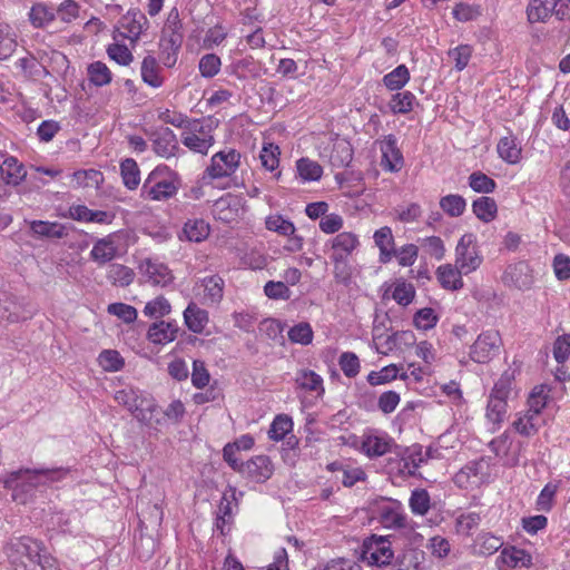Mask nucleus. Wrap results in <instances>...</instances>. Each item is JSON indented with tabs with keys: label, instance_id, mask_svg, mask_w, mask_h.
Returning <instances> with one entry per match:
<instances>
[{
	"label": "nucleus",
	"instance_id": "obj_45",
	"mask_svg": "<svg viewBox=\"0 0 570 570\" xmlns=\"http://www.w3.org/2000/svg\"><path fill=\"white\" fill-rule=\"evenodd\" d=\"M393 441L386 436H370L364 442V448L370 456H382L391 452Z\"/></svg>",
	"mask_w": 570,
	"mask_h": 570
},
{
	"label": "nucleus",
	"instance_id": "obj_57",
	"mask_svg": "<svg viewBox=\"0 0 570 570\" xmlns=\"http://www.w3.org/2000/svg\"><path fill=\"white\" fill-rule=\"evenodd\" d=\"M338 365L346 377H355L360 373V360L353 352H344L338 358Z\"/></svg>",
	"mask_w": 570,
	"mask_h": 570
},
{
	"label": "nucleus",
	"instance_id": "obj_48",
	"mask_svg": "<svg viewBox=\"0 0 570 570\" xmlns=\"http://www.w3.org/2000/svg\"><path fill=\"white\" fill-rule=\"evenodd\" d=\"M313 330L309 323L301 322L288 331V338L292 343L308 345L313 341Z\"/></svg>",
	"mask_w": 570,
	"mask_h": 570
},
{
	"label": "nucleus",
	"instance_id": "obj_38",
	"mask_svg": "<svg viewBox=\"0 0 570 570\" xmlns=\"http://www.w3.org/2000/svg\"><path fill=\"white\" fill-rule=\"evenodd\" d=\"M415 101V96L411 91L406 90L394 94L389 102V107L395 115H405L413 110Z\"/></svg>",
	"mask_w": 570,
	"mask_h": 570
},
{
	"label": "nucleus",
	"instance_id": "obj_55",
	"mask_svg": "<svg viewBox=\"0 0 570 570\" xmlns=\"http://www.w3.org/2000/svg\"><path fill=\"white\" fill-rule=\"evenodd\" d=\"M473 48L470 45H460L450 49L448 56L454 61V68L462 71L469 63Z\"/></svg>",
	"mask_w": 570,
	"mask_h": 570
},
{
	"label": "nucleus",
	"instance_id": "obj_19",
	"mask_svg": "<svg viewBox=\"0 0 570 570\" xmlns=\"http://www.w3.org/2000/svg\"><path fill=\"white\" fill-rule=\"evenodd\" d=\"M528 272L529 266L523 262L510 265L504 272L503 281L505 284L513 285L518 289H529L532 281Z\"/></svg>",
	"mask_w": 570,
	"mask_h": 570
},
{
	"label": "nucleus",
	"instance_id": "obj_23",
	"mask_svg": "<svg viewBox=\"0 0 570 570\" xmlns=\"http://www.w3.org/2000/svg\"><path fill=\"white\" fill-rule=\"evenodd\" d=\"M184 320L189 331L200 334L208 323V312L191 302L184 311Z\"/></svg>",
	"mask_w": 570,
	"mask_h": 570
},
{
	"label": "nucleus",
	"instance_id": "obj_37",
	"mask_svg": "<svg viewBox=\"0 0 570 570\" xmlns=\"http://www.w3.org/2000/svg\"><path fill=\"white\" fill-rule=\"evenodd\" d=\"M120 173L124 185L134 190L140 183V170L135 159L126 158L120 163Z\"/></svg>",
	"mask_w": 570,
	"mask_h": 570
},
{
	"label": "nucleus",
	"instance_id": "obj_41",
	"mask_svg": "<svg viewBox=\"0 0 570 570\" xmlns=\"http://www.w3.org/2000/svg\"><path fill=\"white\" fill-rule=\"evenodd\" d=\"M503 546V540L500 537L491 533L479 534L474 548L479 554L491 556Z\"/></svg>",
	"mask_w": 570,
	"mask_h": 570
},
{
	"label": "nucleus",
	"instance_id": "obj_58",
	"mask_svg": "<svg viewBox=\"0 0 570 570\" xmlns=\"http://www.w3.org/2000/svg\"><path fill=\"white\" fill-rule=\"evenodd\" d=\"M56 18L65 23H70L79 17L80 6L75 0H65L55 8Z\"/></svg>",
	"mask_w": 570,
	"mask_h": 570
},
{
	"label": "nucleus",
	"instance_id": "obj_47",
	"mask_svg": "<svg viewBox=\"0 0 570 570\" xmlns=\"http://www.w3.org/2000/svg\"><path fill=\"white\" fill-rule=\"evenodd\" d=\"M508 403L502 397L489 396L487 405V419L493 424H501L507 414Z\"/></svg>",
	"mask_w": 570,
	"mask_h": 570
},
{
	"label": "nucleus",
	"instance_id": "obj_21",
	"mask_svg": "<svg viewBox=\"0 0 570 570\" xmlns=\"http://www.w3.org/2000/svg\"><path fill=\"white\" fill-rule=\"evenodd\" d=\"M28 18L33 28L45 29L56 20V11L48 3L37 2L30 8Z\"/></svg>",
	"mask_w": 570,
	"mask_h": 570
},
{
	"label": "nucleus",
	"instance_id": "obj_29",
	"mask_svg": "<svg viewBox=\"0 0 570 570\" xmlns=\"http://www.w3.org/2000/svg\"><path fill=\"white\" fill-rule=\"evenodd\" d=\"M472 210L480 220L490 223L497 217L498 206L493 198L482 196L472 203Z\"/></svg>",
	"mask_w": 570,
	"mask_h": 570
},
{
	"label": "nucleus",
	"instance_id": "obj_28",
	"mask_svg": "<svg viewBox=\"0 0 570 570\" xmlns=\"http://www.w3.org/2000/svg\"><path fill=\"white\" fill-rule=\"evenodd\" d=\"M117 249L115 247L111 236L98 239L91 252V258L98 264H106L116 256Z\"/></svg>",
	"mask_w": 570,
	"mask_h": 570
},
{
	"label": "nucleus",
	"instance_id": "obj_64",
	"mask_svg": "<svg viewBox=\"0 0 570 570\" xmlns=\"http://www.w3.org/2000/svg\"><path fill=\"white\" fill-rule=\"evenodd\" d=\"M552 267L556 277L559 281H567L570 278V257L566 254L559 253L553 257Z\"/></svg>",
	"mask_w": 570,
	"mask_h": 570
},
{
	"label": "nucleus",
	"instance_id": "obj_62",
	"mask_svg": "<svg viewBox=\"0 0 570 570\" xmlns=\"http://www.w3.org/2000/svg\"><path fill=\"white\" fill-rule=\"evenodd\" d=\"M107 311L127 324L135 322L137 318V309L125 303H111L108 305Z\"/></svg>",
	"mask_w": 570,
	"mask_h": 570
},
{
	"label": "nucleus",
	"instance_id": "obj_11",
	"mask_svg": "<svg viewBox=\"0 0 570 570\" xmlns=\"http://www.w3.org/2000/svg\"><path fill=\"white\" fill-rule=\"evenodd\" d=\"M382 151L381 165L385 170L396 173L401 170L404 164L403 155L397 147V140L394 135H387L380 142Z\"/></svg>",
	"mask_w": 570,
	"mask_h": 570
},
{
	"label": "nucleus",
	"instance_id": "obj_50",
	"mask_svg": "<svg viewBox=\"0 0 570 570\" xmlns=\"http://www.w3.org/2000/svg\"><path fill=\"white\" fill-rule=\"evenodd\" d=\"M41 485H47L55 482H60L67 478L70 473V468L59 466L52 469H35Z\"/></svg>",
	"mask_w": 570,
	"mask_h": 570
},
{
	"label": "nucleus",
	"instance_id": "obj_8",
	"mask_svg": "<svg viewBox=\"0 0 570 570\" xmlns=\"http://www.w3.org/2000/svg\"><path fill=\"white\" fill-rule=\"evenodd\" d=\"M472 243L473 235L465 234L460 238L455 248V266L460 268L464 275L475 271L482 262Z\"/></svg>",
	"mask_w": 570,
	"mask_h": 570
},
{
	"label": "nucleus",
	"instance_id": "obj_51",
	"mask_svg": "<svg viewBox=\"0 0 570 570\" xmlns=\"http://www.w3.org/2000/svg\"><path fill=\"white\" fill-rule=\"evenodd\" d=\"M171 311L169 302L164 296L149 301L144 307V314L151 318H160Z\"/></svg>",
	"mask_w": 570,
	"mask_h": 570
},
{
	"label": "nucleus",
	"instance_id": "obj_22",
	"mask_svg": "<svg viewBox=\"0 0 570 570\" xmlns=\"http://www.w3.org/2000/svg\"><path fill=\"white\" fill-rule=\"evenodd\" d=\"M373 238L380 249V262L389 263L394 253V237L391 227L384 226L375 230Z\"/></svg>",
	"mask_w": 570,
	"mask_h": 570
},
{
	"label": "nucleus",
	"instance_id": "obj_3",
	"mask_svg": "<svg viewBox=\"0 0 570 570\" xmlns=\"http://www.w3.org/2000/svg\"><path fill=\"white\" fill-rule=\"evenodd\" d=\"M41 485L35 469H19L10 472L3 480V487L11 491V498L19 504H26L33 499Z\"/></svg>",
	"mask_w": 570,
	"mask_h": 570
},
{
	"label": "nucleus",
	"instance_id": "obj_42",
	"mask_svg": "<svg viewBox=\"0 0 570 570\" xmlns=\"http://www.w3.org/2000/svg\"><path fill=\"white\" fill-rule=\"evenodd\" d=\"M469 186L475 193L491 194L495 190L497 183L494 179H492L484 173L478 170V171H473L469 176Z\"/></svg>",
	"mask_w": 570,
	"mask_h": 570
},
{
	"label": "nucleus",
	"instance_id": "obj_15",
	"mask_svg": "<svg viewBox=\"0 0 570 570\" xmlns=\"http://www.w3.org/2000/svg\"><path fill=\"white\" fill-rule=\"evenodd\" d=\"M380 521L386 528L402 529L406 525V515L400 501L389 500V503L380 508Z\"/></svg>",
	"mask_w": 570,
	"mask_h": 570
},
{
	"label": "nucleus",
	"instance_id": "obj_40",
	"mask_svg": "<svg viewBox=\"0 0 570 570\" xmlns=\"http://www.w3.org/2000/svg\"><path fill=\"white\" fill-rule=\"evenodd\" d=\"M415 293V287L411 283L399 278L394 283L392 297L399 305L407 306L413 302Z\"/></svg>",
	"mask_w": 570,
	"mask_h": 570
},
{
	"label": "nucleus",
	"instance_id": "obj_59",
	"mask_svg": "<svg viewBox=\"0 0 570 570\" xmlns=\"http://www.w3.org/2000/svg\"><path fill=\"white\" fill-rule=\"evenodd\" d=\"M279 155H281V151H279L278 146H276L274 144H268V145L264 146L259 154L262 166L265 169L273 171L274 169H276L278 167Z\"/></svg>",
	"mask_w": 570,
	"mask_h": 570
},
{
	"label": "nucleus",
	"instance_id": "obj_31",
	"mask_svg": "<svg viewBox=\"0 0 570 570\" xmlns=\"http://www.w3.org/2000/svg\"><path fill=\"white\" fill-rule=\"evenodd\" d=\"M87 75L89 81L96 87H104L111 82L112 73L102 61H95L88 65Z\"/></svg>",
	"mask_w": 570,
	"mask_h": 570
},
{
	"label": "nucleus",
	"instance_id": "obj_16",
	"mask_svg": "<svg viewBox=\"0 0 570 570\" xmlns=\"http://www.w3.org/2000/svg\"><path fill=\"white\" fill-rule=\"evenodd\" d=\"M0 173L4 184L10 186L20 185L27 177L23 164L13 156H9L2 161Z\"/></svg>",
	"mask_w": 570,
	"mask_h": 570
},
{
	"label": "nucleus",
	"instance_id": "obj_13",
	"mask_svg": "<svg viewBox=\"0 0 570 570\" xmlns=\"http://www.w3.org/2000/svg\"><path fill=\"white\" fill-rule=\"evenodd\" d=\"M139 269L146 277L147 282L154 286L165 287L174 279L170 269L165 264L155 262L150 258L144 259L139 265Z\"/></svg>",
	"mask_w": 570,
	"mask_h": 570
},
{
	"label": "nucleus",
	"instance_id": "obj_18",
	"mask_svg": "<svg viewBox=\"0 0 570 570\" xmlns=\"http://www.w3.org/2000/svg\"><path fill=\"white\" fill-rule=\"evenodd\" d=\"M163 68L159 66L157 59L147 55L141 62L140 73L142 81L151 88H160L164 85L165 78L161 75Z\"/></svg>",
	"mask_w": 570,
	"mask_h": 570
},
{
	"label": "nucleus",
	"instance_id": "obj_20",
	"mask_svg": "<svg viewBox=\"0 0 570 570\" xmlns=\"http://www.w3.org/2000/svg\"><path fill=\"white\" fill-rule=\"evenodd\" d=\"M462 274L464 273L460 268L453 267L451 264L441 265L436 269L440 285L448 291H459L463 287Z\"/></svg>",
	"mask_w": 570,
	"mask_h": 570
},
{
	"label": "nucleus",
	"instance_id": "obj_39",
	"mask_svg": "<svg viewBox=\"0 0 570 570\" xmlns=\"http://www.w3.org/2000/svg\"><path fill=\"white\" fill-rule=\"evenodd\" d=\"M440 207L450 217H459L466 208V200L461 195L450 194L441 197Z\"/></svg>",
	"mask_w": 570,
	"mask_h": 570
},
{
	"label": "nucleus",
	"instance_id": "obj_12",
	"mask_svg": "<svg viewBox=\"0 0 570 570\" xmlns=\"http://www.w3.org/2000/svg\"><path fill=\"white\" fill-rule=\"evenodd\" d=\"M333 254L331 259L335 264L345 263L347 257L358 247L360 240L357 235L351 232L337 234L332 240Z\"/></svg>",
	"mask_w": 570,
	"mask_h": 570
},
{
	"label": "nucleus",
	"instance_id": "obj_6",
	"mask_svg": "<svg viewBox=\"0 0 570 570\" xmlns=\"http://www.w3.org/2000/svg\"><path fill=\"white\" fill-rule=\"evenodd\" d=\"M500 345L501 337L498 332H483L471 345L470 357L475 363H488L499 354Z\"/></svg>",
	"mask_w": 570,
	"mask_h": 570
},
{
	"label": "nucleus",
	"instance_id": "obj_53",
	"mask_svg": "<svg viewBox=\"0 0 570 570\" xmlns=\"http://www.w3.org/2000/svg\"><path fill=\"white\" fill-rule=\"evenodd\" d=\"M220 66L222 60L215 53L204 55L198 63L199 72L204 78L215 77L219 72Z\"/></svg>",
	"mask_w": 570,
	"mask_h": 570
},
{
	"label": "nucleus",
	"instance_id": "obj_25",
	"mask_svg": "<svg viewBox=\"0 0 570 570\" xmlns=\"http://www.w3.org/2000/svg\"><path fill=\"white\" fill-rule=\"evenodd\" d=\"M146 16L139 10H129L121 18V27L128 31L126 36L130 40H137L147 24Z\"/></svg>",
	"mask_w": 570,
	"mask_h": 570
},
{
	"label": "nucleus",
	"instance_id": "obj_30",
	"mask_svg": "<svg viewBox=\"0 0 570 570\" xmlns=\"http://www.w3.org/2000/svg\"><path fill=\"white\" fill-rule=\"evenodd\" d=\"M402 460L404 462V469L413 476L416 474V470L423 463L428 462L424 458L423 446L417 443L405 449Z\"/></svg>",
	"mask_w": 570,
	"mask_h": 570
},
{
	"label": "nucleus",
	"instance_id": "obj_27",
	"mask_svg": "<svg viewBox=\"0 0 570 570\" xmlns=\"http://www.w3.org/2000/svg\"><path fill=\"white\" fill-rule=\"evenodd\" d=\"M497 150L500 158L508 164L514 165L521 160L522 149L515 137H502L498 142Z\"/></svg>",
	"mask_w": 570,
	"mask_h": 570
},
{
	"label": "nucleus",
	"instance_id": "obj_2",
	"mask_svg": "<svg viewBox=\"0 0 570 570\" xmlns=\"http://www.w3.org/2000/svg\"><path fill=\"white\" fill-rule=\"evenodd\" d=\"M43 551L42 543L30 537L14 538L4 547V553L14 570H35Z\"/></svg>",
	"mask_w": 570,
	"mask_h": 570
},
{
	"label": "nucleus",
	"instance_id": "obj_14",
	"mask_svg": "<svg viewBox=\"0 0 570 570\" xmlns=\"http://www.w3.org/2000/svg\"><path fill=\"white\" fill-rule=\"evenodd\" d=\"M179 332L175 322L158 321L154 322L147 332V338L153 344L165 345L173 342Z\"/></svg>",
	"mask_w": 570,
	"mask_h": 570
},
{
	"label": "nucleus",
	"instance_id": "obj_61",
	"mask_svg": "<svg viewBox=\"0 0 570 570\" xmlns=\"http://www.w3.org/2000/svg\"><path fill=\"white\" fill-rule=\"evenodd\" d=\"M108 57L121 66H128L132 62L134 56L126 45L111 43L107 48Z\"/></svg>",
	"mask_w": 570,
	"mask_h": 570
},
{
	"label": "nucleus",
	"instance_id": "obj_4",
	"mask_svg": "<svg viewBox=\"0 0 570 570\" xmlns=\"http://www.w3.org/2000/svg\"><path fill=\"white\" fill-rule=\"evenodd\" d=\"M181 144L193 153L207 155L215 144L212 125L203 119H191L181 132Z\"/></svg>",
	"mask_w": 570,
	"mask_h": 570
},
{
	"label": "nucleus",
	"instance_id": "obj_43",
	"mask_svg": "<svg viewBox=\"0 0 570 570\" xmlns=\"http://www.w3.org/2000/svg\"><path fill=\"white\" fill-rule=\"evenodd\" d=\"M292 419L286 414H279L272 422L268 430V436L271 440L281 441L286 438V435L292 431Z\"/></svg>",
	"mask_w": 570,
	"mask_h": 570
},
{
	"label": "nucleus",
	"instance_id": "obj_9",
	"mask_svg": "<svg viewBox=\"0 0 570 570\" xmlns=\"http://www.w3.org/2000/svg\"><path fill=\"white\" fill-rule=\"evenodd\" d=\"M154 151L163 158L176 156L179 150L175 132L168 127H161L150 134Z\"/></svg>",
	"mask_w": 570,
	"mask_h": 570
},
{
	"label": "nucleus",
	"instance_id": "obj_26",
	"mask_svg": "<svg viewBox=\"0 0 570 570\" xmlns=\"http://www.w3.org/2000/svg\"><path fill=\"white\" fill-rule=\"evenodd\" d=\"M499 560L509 568L530 567L532 566V557L523 549L515 547L504 548L501 551Z\"/></svg>",
	"mask_w": 570,
	"mask_h": 570
},
{
	"label": "nucleus",
	"instance_id": "obj_1",
	"mask_svg": "<svg viewBox=\"0 0 570 570\" xmlns=\"http://www.w3.org/2000/svg\"><path fill=\"white\" fill-rule=\"evenodd\" d=\"M180 187L177 173L166 165H159L149 173L141 187V196L151 200H167L174 197Z\"/></svg>",
	"mask_w": 570,
	"mask_h": 570
},
{
	"label": "nucleus",
	"instance_id": "obj_44",
	"mask_svg": "<svg viewBox=\"0 0 570 570\" xmlns=\"http://www.w3.org/2000/svg\"><path fill=\"white\" fill-rule=\"evenodd\" d=\"M409 504L412 513L425 515L431 507L430 494L425 489H415L412 491Z\"/></svg>",
	"mask_w": 570,
	"mask_h": 570
},
{
	"label": "nucleus",
	"instance_id": "obj_60",
	"mask_svg": "<svg viewBox=\"0 0 570 570\" xmlns=\"http://www.w3.org/2000/svg\"><path fill=\"white\" fill-rule=\"evenodd\" d=\"M452 13L458 21L468 22L481 16V7L460 2L454 6Z\"/></svg>",
	"mask_w": 570,
	"mask_h": 570
},
{
	"label": "nucleus",
	"instance_id": "obj_24",
	"mask_svg": "<svg viewBox=\"0 0 570 570\" xmlns=\"http://www.w3.org/2000/svg\"><path fill=\"white\" fill-rule=\"evenodd\" d=\"M352 159L353 147L351 142L344 138L335 139L330 155L331 165L336 168H343L348 166Z\"/></svg>",
	"mask_w": 570,
	"mask_h": 570
},
{
	"label": "nucleus",
	"instance_id": "obj_32",
	"mask_svg": "<svg viewBox=\"0 0 570 570\" xmlns=\"http://www.w3.org/2000/svg\"><path fill=\"white\" fill-rule=\"evenodd\" d=\"M209 225L204 219H189L185 223L183 234L189 242L200 243L209 235Z\"/></svg>",
	"mask_w": 570,
	"mask_h": 570
},
{
	"label": "nucleus",
	"instance_id": "obj_7",
	"mask_svg": "<svg viewBox=\"0 0 570 570\" xmlns=\"http://www.w3.org/2000/svg\"><path fill=\"white\" fill-rule=\"evenodd\" d=\"M362 557L372 566H389L393 558L391 541L385 537L372 535L364 541Z\"/></svg>",
	"mask_w": 570,
	"mask_h": 570
},
{
	"label": "nucleus",
	"instance_id": "obj_52",
	"mask_svg": "<svg viewBox=\"0 0 570 570\" xmlns=\"http://www.w3.org/2000/svg\"><path fill=\"white\" fill-rule=\"evenodd\" d=\"M399 375V368L395 364L384 366L381 371H372L367 375V382L372 386L385 384L395 380Z\"/></svg>",
	"mask_w": 570,
	"mask_h": 570
},
{
	"label": "nucleus",
	"instance_id": "obj_33",
	"mask_svg": "<svg viewBox=\"0 0 570 570\" xmlns=\"http://www.w3.org/2000/svg\"><path fill=\"white\" fill-rule=\"evenodd\" d=\"M156 409L157 404L155 400L140 393L131 414L139 422L150 424Z\"/></svg>",
	"mask_w": 570,
	"mask_h": 570
},
{
	"label": "nucleus",
	"instance_id": "obj_49",
	"mask_svg": "<svg viewBox=\"0 0 570 570\" xmlns=\"http://www.w3.org/2000/svg\"><path fill=\"white\" fill-rule=\"evenodd\" d=\"M439 321V316L431 307H424L419 311L413 316V324L419 330H431L436 326Z\"/></svg>",
	"mask_w": 570,
	"mask_h": 570
},
{
	"label": "nucleus",
	"instance_id": "obj_36",
	"mask_svg": "<svg viewBox=\"0 0 570 570\" xmlns=\"http://www.w3.org/2000/svg\"><path fill=\"white\" fill-rule=\"evenodd\" d=\"M410 80V71L405 65H400L383 77L384 86L391 90H401Z\"/></svg>",
	"mask_w": 570,
	"mask_h": 570
},
{
	"label": "nucleus",
	"instance_id": "obj_10",
	"mask_svg": "<svg viewBox=\"0 0 570 570\" xmlns=\"http://www.w3.org/2000/svg\"><path fill=\"white\" fill-rule=\"evenodd\" d=\"M274 472L273 463L267 455H257L245 462L239 471L245 478L256 483H264Z\"/></svg>",
	"mask_w": 570,
	"mask_h": 570
},
{
	"label": "nucleus",
	"instance_id": "obj_54",
	"mask_svg": "<svg viewBox=\"0 0 570 570\" xmlns=\"http://www.w3.org/2000/svg\"><path fill=\"white\" fill-rule=\"evenodd\" d=\"M513 380V372L504 371L495 382L490 396L502 397L504 401H507L512 390Z\"/></svg>",
	"mask_w": 570,
	"mask_h": 570
},
{
	"label": "nucleus",
	"instance_id": "obj_56",
	"mask_svg": "<svg viewBox=\"0 0 570 570\" xmlns=\"http://www.w3.org/2000/svg\"><path fill=\"white\" fill-rule=\"evenodd\" d=\"M266 228L279 235H293L296 230L294 224L281 215L268 216L265 222Z\"/></svg>",
	"mask_w": 570,
	"mask_h": 570
},
{
	"label": "nucleus",
	"instance_id": "obj_46",
	"mask_svg": "<svg viewBox=\"0 0 570 570\" xmlns=\"http://www.w3.org/2000/svg\"><path fill=\"white\" fill-rule=\"evenodd\" d=\"M297 171L303 180L316 181L323 174L322 166L308 158H301L296 163Z\"/></svg>",
	"mask_w": 570,
	"mask_h": 570
},
{
	"label": "nucleus",
	"instance_id": "obj_34",
	"mask_svg": "<svg viewBox=\"0 0 570 570\" xmlns=\"http://www.w3.org/2000/svg\"><path fill=\"white\" fill-rule=\"evenodd\" d=\"M107 278L114 285L126 287L134 282L135 273L131 268L121 264H110L107 271Z\"/></svg>",
	"mask_w": 570,
	"mask_h": 570
},
{
	"label": "nucleus",
	"instance_id": "obj_35",
	"mask_svg": "<svg viewBox=\"0 0 570 570\" xmlns=\"http://www.w3.org/2000/svg\"><path fill=\"white\" fill-rule=\"evenodd\" d=\"M297 385L305 390L316 392L317 395L324 393L323 379L311 370H302L296 375Z\"/></svg>",
	"mask_w": 570,
	"mask_h": 570
},
{
	"label": "nucleus",
	"instance_id": "obj_5",
	"mask_svg": "<svg viewBox=\"0 0 570 570\" xmlns=\"http://www.w3.org/2000/svg\"><path fill=\"white\" fill-rule=\"evenodd\" d=\"M242 155L234 148H226L214 154L205 175L212 180L232 177L240 166Z\"/></svg>",
	"mask_w": 570,
	"mask_h": 570
},
{
	"label": "nucleus",
	"instance_id": "obj_17",
	"mask_svg": "<svg viewBox=\"0 0 570 570\" xmlns=\"http://www.w3.org/2000/svg\"><path fill=\"white\" fill-rule=\"evenodd\" d=\"M32 236L37 238H63L68 228L58 222L32 220L29 223Z\"/></svg>",
	"mask_w": 570,
	"mask_h": 570
},
{
	"label": "nucleus",
	"instance_id": "obj_63",
	"mask_svg": "<svg viewBox=\"0 0 570 570\" xmlns=\"http://www.w3.org/2000/svg\"><path fill=\"white\" fill-rule=\"evenodd\" d=\"M99 362L106 371L116 372L122 368L124 360L117 351L105 350L99 355Z\"/></svg>",
	"mask_w": 570,
	"mask_h": 570
}]
</instances>
